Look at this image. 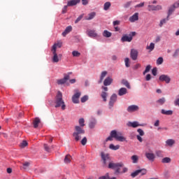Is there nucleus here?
I'll return each instance as SVG.
<instances>
[{"label": "nucleus", "mask_w": 179, "mask_h": 179, "mask_svg": "<svg viewBox=\"0 0 179 179\" xmlns=\"http://www.w3.org/2000/svg\"><path fill=\"white\" fill-rule=\"evenodd\" d=\"M113 138H114L115 139H116V141H118L119 142L127 141V138L122 136V132H117L115 130H113L110 131V136L106 138V142H108V141H113Z\"/></svg>", "instance_id": "nucleus-1"}, {"label": "nucleus", "mask_w": 179, "mask_h": 179, "mask_svg": "<svg viewBox=\"0 0 179 179\" xmlns=\"http://www.w3.org/2000/svg\"><path fill=\"white\" fill-rule=\"evenodd\" d=\"M55 108H58V107H62V110H65L66 108V105H65V102L64 99H62V92H58L57 94L55 97Z\"/></svg>", "instance_id": "nucleus-2"}, {"label": "nucleus", "mask_w": 179, "mask_h": 179, "mask_svg": "<svg viewBox=\"0 0 179 179\" xmlns=\"http://www.w3.org/2000/svg\"><path fill=\"white\" fill-rule=\"evenodd\" d=\"M75 131H76L73 133V136L76 142H79V140L82 139V135H85V129L80 126H76Z\"/></svg>", "instance_id": "nucleus-3"}, {"label": "nucleus", "mask_w": 179, "mask_h": 179, "mask_svg": "<svg viewBox=\"0 0 179 179\" xmlns=\"http://www.w3.org/2000/svg\"><path fill=\"white\" fill-rule=\"evenodd\" d=\"M136 36V32H131L129 35H124L122 37L121 41L123 43L127 42L131 43L132 41V37Z\"/></svg>", "instance_id": "nucleus-4"}, {"label": "nucleus", "mask_w": 179, "mask_h": 179, "mask_svg": "<svg viewBox=\"0 0 179 179\" xmlns=\"http://www.w3.org/2000/svg\"><path fill=\"white\" fill-rule=\"evenodd\" d=\"M72 73V72H70V73H69V74L68 75H64V78H62V79H60V80H57V85H64V83H66V81L67 80H69V79H70V76H69V75H71Z\"/></svg>", "instance_id": "nucleus-5"}, {"label": "nucleus", "mask_w": 179, "mask_h": 179, "mask_svg": "<svg viewBox=\"0 0 179 179\" xmlns=\"http://www.w3.org/2000/svg\"><path fill=\"white\" fill-rule=\"evenodd\" d=\"M159 79L161 82H165L166 83H170V82L171 81V78H170V76L164 74L161 75Z\"/></svg>", "instance_id": "nucleus-6"}, {"label": "nucleus", "mask_w": 179, "mask_h": 179, "mask_svg": "<svg viewBox=\"0 0 179 179\" xmlns=\"http://www.w3.org/2000/svg\"><path fill=\"white\" fill-rule=\"evenodd\" d=\"M52 52L53 54L52 62H59V57H58V55L57 54V50H55V46H52Z\"/></svg>", "instance_id": "nucleus-7"}, {"label": "nucleus", "mask_w": 179, "mask_h": 179, "mask_svg": "<svg viewBox=\"0 0 179 179\" xmlns=\"http://www.w3.org/2000/svg\"><path fill=\"white\" fill-rule=\"evenodd\" d=\"M127 127H131V128H138V127H145L144 124H139L138 122H129Z\"/></svg>", "instance_id": "nucleus-8"}, {"label": "nucleus", "mask_w": 179, "mask_h": 179, "mask_svg": "<svg viewBox=\"0 0 179 179\" xmlns=\"http://www.w3.org/2000/svg\"><path fill=\"white\" fill-rule=\"evenodd\" d=\"M117 101V94H113L110 98L109 101V108H112L114 107V103Z\"/></svg>", "instance_id": "nucleus-9"}, {"label": "nucleus", "mask_w": 179, "mask_h": 179, "mask_svg": "<svg viewBox=\"0 0 179 179\" xmlns=\"http://www.w3.org/2000/svg\"><path fill=\"white\" fill-rule=\"evenodd\" d=\"M130 57L133 61H136L138 59V50L131 49L130 52Z\"/></svg>", "instance_id": "nucleus-10"}, {"label": "nucleus", "mask_w": 179, "mask_h": 179, "mask_svg": "<svg viewBox=\"0 0 179 179\" xmlns=\"http://www.w3.org/2000/svg\"><path fill=\"white\" fill-rule=\"evenodd\" d=\"M81 93L77 92L74 95L72 96V101L74 104H78L79 103V97H80Z\"/></svg>", "instance_id": "nucleus-11"}, {"label": "nucleus", "mask_w": 179, "mask_h": 179, "mask_svg": "<svg viewBox=\"0 0 179 179\" xmlns=\"http://www.w3.org/2000/svg\"><path fill=\"white\" fill-rule=\"evenodd\" d=\"M122 166H124L123 164H121V163H113V162H110L109 164H108V169H118V167H122Z\"/></svg>", "instance_id": "nucleus-12"}, {"label": "nucleus", "mask_w": 179, "mask_h": 179, "mask_svg": "<svg viewBox=\"0 0 179 179\" xmlns=\"http://www.w3.org/2000/svg\"><path fill=\"white\" fill-rule=\"evenodd\" d=\"M148 10L149 12H151V10H162V6L148 5Z\"/></svg>", "instance_id": "nucleus-13"}, {"label": "nucleus", "mask_w": 179, "mask_h": 179, "mask_svg": "<svg viewBox=\"0 0 179 179\" xmlns=\"http://www.w3.org/2000/svg\"><path fill=\"white\" fill-rule=\"evenodd\" d=\"M139 110V106L136 105H131L127 108L128 113H134V111H138Z\"/></svg>", "instance_id": "nucleus-14"}, {"label": "nucleus", "mask_w": 179, "mask_h": 179, "mask_svg": "<svg viewBox=\"0 0 179 179\" xmlns=\"http://www.w3.org/2000/svg\"><path fill=\"white\" fill-rule=\"evenodd\" d=\"M87 34L89 37H91V38H96L98 36L95 30H87Z\"/></svg>", "instance_id": "nucleus-15"}, {"label": "nucleus", "mask_w": 179, "mask_h": 179, "mask_svg": "<svg viewBox=\"0 0 179 179\" xmlns=\"http://www.w3.org/2000/svg\"><path fill=\"white\" fill-rule=\"evenodd\" d=\"M145 157L150 160V162H155L156 156L152 152H145Z\"/></svg>", "instance_id": "nucleus-16"}, {"label": "nucleus", "mask_w": 179, "mask_h": 179, "mask_svg": "<svg viewBox=\"0 0 179 179\" xmlns=\"http://www.w3.org/2000/svg\"><path fill=\"white\" fill-rule=\"evenodd\" d=\"M139 19V13H135L131 17H129V20L131 23H134V22H136V20H138Z\"/></svg>", "instance_id": "nucleus-17"}, {"label": "nucleus", "mask_w": 179, "mask_h": 179, "mask_svg": "<svg viewBox=\"0 0 179 179\" xmlns=\"http://www.w3.org/2000/svg\"><path fill=\"white\" fill-rule=\"evenodd\" d=\"M177 5H176V3H174L172 6L169 7V12H168V17H170V15L173 14V12L176 10V8H177Z\"/></svg>", "instance_id": "nucleus-18"}, {"label": "nucleus", "mask_w": 179, "mask_h": 179, "mask_svg": "<svg viewBox=\"0 0 179 179\" xmlns=\"http://www.w3.org/2000/svg\"><path fill=\"white\" fill-rule=\"evenodd\" d=\"M71 31H72V27L71 26H69V27H67L66 28L64 31L62 32V36H63V37H66V34H69V33H71Z\"/></svg>", "instance_id": "nucleus-19"}, {"label": "nucleus", "mask_w": 179, "mask_h": 179, "mask_svg": "<svg viewBox=\"0 0 179 179\" xmlns=\"http://www.w3.org/2000/svg\"><path fill=\"white\" fill-rule=\"evenodd\" d=\"M101 159L103 160L104 164H106V162L110 159V155L108 154H104V152L101 153Z\"/></svg>", "instance_id": "nucleus-20"}, {"label": "nucleus", "mask_w": 179, "mask_h": 179, "mask_svg": "<svg viewBox=\"0 0 179 179\" xmlns=\"http://www.w3.org/2000/svg\"><path fill=\"white\" fill-rule=\"evenodd\" d=\"M113 83V78L108 77L103 81L104 86H110Z\"/></svg>", "instance_id": "nucleus-21"}, {"label": "nucleus", "mask_w": 179, "mask_h": 179, "mask_svg": "<svg viewBox=\"0 0 179 179\" xmlns=\"http://www.w3.org/2000/svg\"><path fill=\"white\" fill-rule=\"evenodd\" d=\"M79 2H80V0H71V1H69L67 3V6H75V5H78V3H79Z\"/></svg>", "instance_id": "nucleus-22"}, {"label": "nucleus", "mask_w": 179, "mask_h": 179, "mask_svg": "<svg viewBox=\"0 0 179 179\" xmlns=\"http://www.w3.org/2000/svg\"><path fill=\"white\" fill-rule=\"evenodd\" d=\"M131 159L132 160V163L134 164H136V163H138V162H139V156L134 155L131 157Z\"/></svg>", "instance_id": "nucleus-23"}, {"label": "nucleus", "mask_w": 179, "mask_h": 179, "mask_svg": "<svg viewBox=\"0 0 179 179\" xmlns=\"http://www.w3.org/2000/svg\"><path fill=\"white\" fill-rule=\"evenodd\" d=\"M72 160V157L70 155H66L64 157V163L69 164Z\"/></svg>", "instance_id": "nucleus-24"}, {"label": "nucleus", "mask_w": 179, "mask_h": 179, "mask_svg": "<svg viewBox=\"0 0 179 179\" xmlns=\"http://www.w3.org/2000/svg\"><path fill=\"white\" fill-rule=\"evenodd\" d=\"M96 16V13L92 12L88 14V16L85 17V20H92V19H94Z\"/></svg>", "instance_id": "nucleus-25"}, {"label": "nucleus", "mask_w": 179, "mask_h": 179, "mask_svg": "<svg viewBox=\"0 0 179 179\" xmlns=\"http://www.w3.org/2000/svg\"><path fill=\"white\" fill-rule=\"evenodd\" d=\"M127 88L122 87L119 90L118 94L119 96H124L127 93Z\"/></svg>", "instance_id": "nucleus-26"}, {"label": "nucleus", "mask_w": 179, "mask_h": 179, "mask_svg": "<svg viewBox=\"0 0 179 179\" xmlns=\"http://www.w3.org/2000/svg\"><path fill=\"white\" fill-rule=\"evenodd\" d=\"M161 113L164 115H173V110H166L164 109H162L161 110Z\"/></svg>", "instance_id": "nucleus-27"}, {"label": "nucleus", "mask_w": 179, "mask_h": 179, "mask_svg": "<svg viewBox=\"0 0 179 179\" xmlns=\"http://www.w3.org/2000/svg\"><path fill=\"white\" fill-rule=\"evenodd\" d=\"M106 76H107V71H102L99 83H101L103 80H104V78H106Z\"/></svg>", "instance_id": "nucleus-28"}, {"label": "nucleus", "mask_w": 179, "mask_h": 179, "mask_svg": "<svg viewBox=\"0 0 179 179\" xmlns=\"http://www.w3.org/2000/svg\"><path fill=\"white\" fill-rule=\"evenodd\" d=\"M110 7H111V3L110 1H107L103 5V10H108Z\"/></svg>", "instance_id": "nucleus-29"}, {"label": "nucleus", "mask_w": 179, "mask_h": 179, "mask_svg": "<svg viewBox=\"0 0 179 179\" xmlns=\"http://www.w3.org/2000/svg\"><path fill=\"white\" fill-rule=\"evenodd\" d=\"M41 121L40 120V118L38 117H36L34 120V128H38V124L41 122Z\"/></svg>", "instance_id": "nucleus-30"}, {"label": "nucleus", "mask_w": 179, "mask_h": 179, "mask_svg": "<svg viewBox=\"0 0 179 179\" xmlns=\"http://www.w3.org/2000/svg\"><path fill=\"white\" fill-rule=\"evenodd\" d=\"M174 143H176V141H174L173 139H168L166 141V144L167 145V146H173Z\"/></svg>", "instance_id": "nucleus-31"}, {"label": "nucleus", "mask_w": 179, "mask_h": 179, "mask_svg": "<svg viewBox=\"0 0 179 179\" xmlns=\"http://www.w3.org/2000/svg\"><path fill=\"white\" fill-rule=\"evenodd\" d=\"M103 37H106V38H108L112 36V34H111V32H110L107 30H104L103 32Z\"/></svg>", "instance_id": "nucleus-32"}, {"label": "nucleus", "mask_w": 179, "mask_h": 179, "mask_svg": "<svg viewBox=\"0 0 179 179\" xmlns=\"http://www.w3.org/2000/svg\"><path fill=\"white\" fill-rule=\"evenodd\" d=\"M108 94L106 92H102L101 94V97L103 99V101H107V96Z\"/></svg>", "instance_id": "nucleus-33"}, {"label": "nucleus", "mask_w": 179, "mask_h": 179, "mask_svg": "<svg viewBox=\"0 0 179 179\" xmlns=\"http://www.w3.org/2000/svg\"><path fill=\"white\" fill-rule=\"evenodd\" d=\"M157 103L160 106H163L166 103V98L162 97L157 101Z\"/></svg>", "instance_id": "nucleus-34"}, {"label": "nucleus", "mask_w": 179, "mask_h": 179, "mask_svg": "<svg viewBox=\"0 0 179 179\" xmlns=\"http://www.w3.org/2000/svg\"><path fill=\"white\" fill-rule=\"evenodd\" d=\"M169 15L167 16L166 18L165 19H163L160 21V23H159V27H163V24H165V23H167V22H169Z\"/></svg>", "instance_id": "nucleus-35"}, {"label": "nucleus", "mask_w": 179, "mask_h": 179, "mask_svg": "<svg viewBox=\"0 0 179 179\" xmlns=\"http://www.w3.org/2000/svg\"><path fill=\"white\" fill-rule=\"evenodd\" d=\"M109 148L111 149V150H118V149H120V145H114V144H110Z\"/></svg>", "instance_id": "nucleus-36"}, {"label": "nucleus", "mask_w": 179, "mask_h": 179, "mask_svg": "<svg viewBox=\"0 0 179 179\" xmlns=\"http://www.w3.org/2000/svg\"><path fill=\"white\" fill-rule=\"evenodd\" d=\"M139 174H141V171L136 170V171L133 172L131 173V177H132V178H135V177H136L137 176H139Z\"/></svg>", "instance_id": "nucleus-37"}, {"label": "nucleus", "mask_w": 179, "mask_h": 179, "mask_svg": "<svg viewBox=\"0 0 179 179\" xmlns=\"http://www.w3.org/2000/svg\"><path fill=\"white\" fill-rule=\"evenodd\" d=\"M146 50H150V52H152V51H153V50H155V43H151L150 44V45H148V46L146 47Z\"/></svg>", "instance_id": "nucleus-38"}, {"label": "nucleus", "mask_w": 179, "mask_h": 179, "mask_svg": "<svg viewBox=\"0 0 179 179\" xmlns=\"http://www.w3.org/2000/svg\"><path fill=\"white\" fill-rule=\"evenodd\" d=\"M96 124H97V122L96 121V120H92L89 124L90 128H91V129L94 128V127H96Z\"/></svg>", "instance_id": "nucleus-39"}, {"label": "nucleus", "mask_w": 179, "mask_h": 179, "mask_svg": "<svg viewBox=\"0 0 179 179\" xmlns=\"http://www.w3.org/2000/svg\"><path fill=\"white\" fill-rule=\"evenodd\" d=\"M150 69H152V66L148 65V66L145 67V71H143V75H146V73H148V72H150Z\"/></svg>", "instance_id": "nucleus-40"}, {"label": "nucleus", "mask_w": 179, "mask_h": 179, "mask_svg": "<svg viewBox=\"0 0 179 179\" xmlns=\"http://www.w3.org/2000/svg\"><path fill=\"white\" fill-rule=\"evenodd\" d=\"M122 83L127 87V89H131V85H129V83L127 80H123Z\"/></svg>", "instance_id": "nucleus-41"}, {"label": "nucleus", "mask_w": 179, "mask_h": 179, "mask_svg": "<svg viewBox=\"0 0 179 179\" xmlns=\"http://www.w3.org/2000/svg\"><path fill=\"white\" fill-rule=\"evenodd\" d=\"M171 162V159L170 157H164L162 160V163H170Z\"/></svg>", "instance_id": "nucleus-42"}, {"label": "nucleus", "mask_w": 179, "mask_h": 179, "mask_svg": "<svg viewBox=\"0 0 179 179\" xmlns=\"http://www.w3.org/2000/svg\"><path fill=\"white\" fill-rule=\"evenodd\" d=\"M52 47H55V51H57V47H58V48H61L62 47V43L59 42L57 43H55Z\"/></svg>", "instance_id": "nucleus-43"}, {"label": "nucleus", "mask_w": 179, "mask_h": 179, "mask_svg": "<svg viewBox=\"0 0 179 179\" xmlns=\"http://www.w3.org/2000/svg\"><path fill=\"white\" fill-rule=\"evenodd\" d=\"M78 122H79L80 127H85V119L80 118Z\"/></svg>", "instance_id": "nucleus-44"}, {"label": "nucleus", "mask_w": 179, "mask_h": 179, "mask_svg": "<svg viewBox=\"0 0 179 179\" xmlns=\"http://www.w3.org/2000/svg\"><path fill=\"white\" fill-rule=\"evenodd\" d=\"M138 171H140L141 176H145L146 174V173H148V171L145 169H138Z\"/></svg>", "instance_id": "nucleus-45"}, {"label": "nucleus", "mask_w": 179, "mask_h": 179, "mask_svg": "<svg viewBox=\"0 0 179 179\" xmlns=\"http://www.w3.org/2000/svg\"><path fill=\"white\" fill-rule=\"evenodd\" d=\"M87 100H89V96L87 95H85L81 98V103H85Z\"/></svg>", "instance_id": "nucleus-46"}, {"label": "nucleus", "mask_w": 179, "mask_h": 179, "mask_svg": "<svg viewBox=\"0 0 179 179\" xmlns=\"http://www.w3.org/2000/svg\"><path fill=\"white\" fill-rule=\"evenodd\" d=\"M72 55L73 57H80V52L76 51V50H74L72 52Z\"/></svg>", "instance_id": "nucleus-47"}, {"label": "nucleus", "mask_w": 179, "mask_h": 179, "mask_svg": "<svg viewBox=\"0 0 179 179\" xmlns=\"http://www.w3.org/2000/svg\"><path fill=\"white\" fill-rule=\"evenodd\" d=\"M124 62H125V66H126L127 68H129V58L126 57V58L124 59Z\"/></svg>", "instance_id": "nucleus-48"}, {"label": "nucleus", "mask_w": 179, "mask_h": 179, "mask_svg": "<svg viewBox=\"0 0 179 179\" xmlns=\"http://www.w3.org/2000/svg\"><path fill=\"white\" fill-rule=\"evenodd\" d=\"M162 64H163V57H159L157 59V65H162Z\"/></svg>", "instance_id": "nucleus-49"}, {"label": "nucleus", "mask_w": 179, "mask_h": 179, "mask_svg": "<svg viewBox=\"0 0 179 179\" xmlns=\"http://www.w3.org/2000/svg\"><path fill=\"white\" fill-rule=\"evenodd\" d=\"M86 143H87V138L86 137H84L81 140V144L83 145V146H85V145H86Z\"/></svg>", "instance_id": "nucleus-50"}, {"label": "nucleus", "mask_w": 179, "mask_h": 179, "mask_svg": "<svg viewBox=\"0 0 179 179\" xmlns=\"http://www.w3.org/2000/svg\"><path fill=\"white\" fill-rule=\"evenodd\" d=\"M27 145H28L27 141H23L20 143V147H21V148H26V146H27Z\"/></svg>", "instance_id": "nucleus-51"}, {"label": "nucleus", "mask_w": 179, "mask_h": 179, "mask_svg": "<svg viewBox=\"0 0 179 179\" xmlns=\"http://www.w3.org/2000/svg\"><path fill=\"white\" fill-rule=\"evenodd\" d=\"M156 155L158 157H163V152L161 150H158L156 152Z\"/></svg>", "instance_id": "nucleus-52"}, {"label": "nucleus", "mask_w": 179, "mask_h": 179, "mask_svg": "<svg viewBox=\"0 0 179 179\" xmlns=\"http://www.w3.org/2000/svg\"><path fill=\"white\" fill-rule=\"evenodd\" d=\"M43 147L46 152H51V148L48 147V145L44 144Z\"/></svg>", "instance_id": "nucleus-53"}, {"label": "nucleus", "mask_w": 179, "mask_h": 179, "mask_svg": "<svg viewBox=\"0 0 179 179\" xmlns=\"http://www.w3.org/2000/svg\"><path fill=\"white\" fill-rule=\"evenodd\" d=\"M137 132H138L140 136H143V135H145V132L143 130H142V129H137Z\"/></svg>", "instance_id": "nucleus-54"}, {"label": "nucleus", "mask_w": 179, "mask_h": 179, "mask_svg": "<svg viewBox=\"0 0 179 179\" xmlns=\"http://www.w3.org/2000/svg\"><path fill=\"white\" fill-rule=\"evenodd\" d=\"M82 19H83V15H80L75 21V23H79V22H80V20H82Z\"/></svg>", "instance_id": "nucleus-55"}, {"label": "nucleus", "mask_w": 179, "mask_h": 179, "mask_svg": "<svg viewBox=\"0 0 179 179\" xmlns=\"http://www.w3.org/2000/svg\"><path fill=\"white\" fill-rule=\"evenodd\" d=\"M178 55H179V49H176V50H175V52H174L173 55V57L174 58H176V57H178Z\"/></svg>", "instance_id": "nucleus-56"}, {"label": "nucleus", "mask_w": 179, "mask_h": 179, "mask_svg": "<svg viewBox=\"0 0 179 179\" xmlns=\"http://www.w3.org/2000/svg\"><path fill=\"white\" fill-rule=\"evenodd\" d=\"M152 73L154 76H156L157 75V68L152 69Z\"/></svg>", "instance_id": "nucleus-57"}, {"label": "nucleus", "mask_w": 179, "mask_h": 179, "mask_svg": "<svg viewBox=\"0 0 179 179\" xmlns=\"http://www.w3.org/2000/svg\"><path fill=\"white\" fill-rule=\"evenodd\" d=\"M143 6H145V2L136 5L135 8H143Z\"/></svg>", "instance_id": "nucleus-58"}, {"label": "nucleus", "mask_w": 179, "mask_h": 179, "mask_svg": "<svg viewBox=\"0 0 179 179\" xmlns=\"http://www.w3.org/2000/svg\"><path fill=\"white\" fill-rule=\"evenodd\" d=\"M23 166H24L23 169H24V170H26V169H27V167H29V166H30V163H29V162H24V163L23 164Z\"/></svg>", "instance_id": "nucleus-59"}, {"label": "nucleus", "mask_w": 179, "mask_h": 179, "mask_svg": "<svg viewBox=\"0 0 179 179\" xmlns=\"http://www.w3.org/2000/svg\"><path fill=\"white\" fill-rule=\"evenodd\" d=\"M150 79H152V76H150V74H148L145 77V80L149 81Z\"/></svg>", "instance_id": "nucleus-60"}, {"label": "nucleus", "mask_w": 179, "mask_h": 179, "mask_svg": "<svg viewBox=\"0 0 179 179\" xmlns=\"http://www.w3.org/2000/svg\"><path fill=\"white\" fill-rule=\"evenodd\" d=\"M160 125V121L159 120H156V122L154 124L155 127H159Z\"/></svg>", "instance_id": "nucleus-61"}, {"label": "nucleus", "mask_w": 179, "mask_h": 179, "mask_svg": "<svg viewBox=\"0 0 179 179\" xmlns=\"http://www.w3.org/2000/svg\"><path fill=\"white\" fill-rule=\"evenodd\" d=\"M118 24H120L119 20H115L113 22V26H118Z\"/></svg>", "instance_id": "nucleus-62"}, {"label": "nucleus", "mask_w": 179, "mask_h": 179, "mask_svg": "<svg viewBox=\"0 0 179 179\" xmlns=\"http://www.w3.org/2000/svg\"><path fill=\"white\" fill-rule=\"evenodd\" d=\"M174 104L175 106H178L179 107V98L174 101Z\"/></svg>", "instance_id": "nucleus-63"}, {"label": "nucleus", "mask_w": 179, "mask_h": 179, "mask_svg": "<svg viewBox=\"0 0 179 179\" xmlns=\"http://www.w3.org/2000/svg\"><path fill=\"white\" fill-rule=\"evenodd\" d=\"M138 68H141V64H137L134 66V69H138Z\"/></svg>", "instance_id": "nucleus-64"}]
</instances>
